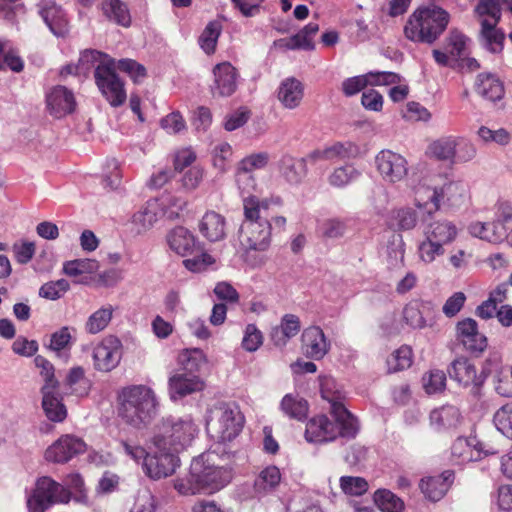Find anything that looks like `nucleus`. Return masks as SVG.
Returning a JSON list of instances; mask_svg holds the SVG:
<instances>
[{
	"label": "nucleus",
	"mask_w": 512,
	"mask_h": 512,
	"mask_svg": "<svg viewBox=\"0 0 512 512\" xmlns=\"http://www.w3.org/2000/svg\"><path fill=\"white\" fill-rule=\"evenodd\" d=\"M180 466L177 453L170 449H156L143 462L144 473L153 480L171 476Z\"/></svg>",
	"instance_id": "f3484780"
},
{
	"label": "nucleus",
	"mask_w": 512,
	"mask_h": 512,
	"mask_svg": "<svg viewBox=\"0 0 512 512\" xmlns=\"http://www.w3.org/2000/svg\"><path fill=\"white\" fill-rule=\"evenodd\" d=\"M304 97V85L295 77H288L281 81L277 89V99L281 105L289 110L300 106Z\"/></svg>",
	"instance_id": "cd10ccee"
},
{
	"label": "nucleus",
	"mask_w": 512,
	"mask_h": 512,
	"mask_svg": "<svg viewBox=\"0 0 512 512\" xmlns=\"http://www.w3.org/2000/svg\"><path fill=\"white\" fill-rule=\"evenodd\" d=\"M197 252H200V254L183 261L185 268L191 272L204 271L215 262V259L207 252L202 251L201 248Z\"/></svg>",
	"instance_id": "69168bd1"
},
{
	"label": "nucleus",
	"mask_w": 512,
	"mask_h": 512,
	"mask_svg": "<svg viewBox=\"0 0 512 512\" xmlns=\"http://www.w3.org/2000/svg\"><path fill=\"white\" fill-rule=\"evenodd\" d=\"M169 395L173 401L180 400L204 389V381L198 374L176 373L169 378Z\"/></svg>",
	"instance_id": "4be33fe9"
},
{
	"label": "nucleus",
	"mask_w": 512,
	"mask_h": 512,
	"mask_svg": "<svg viewBox=\"0 0 512 512\" xmlns=\"http://www.w3.org/2000/svg\"><path fill=\"white\" fill-rule=\"evenodd\" d=\"M280 173L290 184H300L307 175V164L304 158L283 156L280 161Z\"/></svg>",
	"instance_id": "58836bf2"
},
{
	"label": "nucleus",
	"mask_w": 512,
	"mask_h": 512,
	"mask_svg": "<svg viewBox=\"0 0 512 512\" xmlns=\"http://www.w3.org/2000/svg\"><path fill=\"white\" fill-rule=\"evenodd\" d=\"M244 416L237 404L217 402L207 410L206 430L217 442L235 439L243 429Z\"/></svg>",
	"instance_id": "0eeeda50"
},
{
	"label": "nucleus",
	"mask_w": 512,
	"mask_h": 512,
	"mask_svg": "<svg viewBox=\"0 0 512 512\" xmlns=\"http://www.w3.org/2000/svg\"><path fill=\"white\" fill-rule=\"evenodd\" d=\"M45 102L46 110L56 119L71 114L76 107L73 92L61 85L54 86L46 92Z\"/></svg>",
	"instance_id": "6ab92c4d"
},
{
	"label": "nucleus",
	"mask_w": 512,
	"mask_h": 512,
	"mask_svg": "<svg viewBox=\"0 0 512 512\" xmlns=\"http://www.w3.org/2000/svg\"><path fill=\"white\" fill-rule=\"evenodd\" d=\"M58 387H42V408L46 417L52 422H63L67 417L66 406L62 402Z\"/></svg>",
	"instance_id": "7c9ffc66"
},
{
	"label": "nucleus",
	"mask_w": 512,
	"mask_h": 512,
	"mask_svg": "<svg viewBox=\"0 0 512 512\" xmlns=\"http://www.w3.org/2000/svg\"><path fill=\"white\" fill-rule=\"evenodd\" d=\"M72 341L71 328L62 327L50 336L49 349L60 353L70 348Z\"/></svg>",
	"instance_id": "680f3d73"
},
{
	"label": "nucleus",
	"mask_w": 512,
	"mask_h": 512,
	"mask_svg": "<svg viewBox=\"0 0 512 512\" xmlns=\"http://www.w3.org/2000/svg\"><path fill=\"white\" fill-rule=\"evenodd\" d=\"M430 309L429 302L409 303L403 311L406 323L414 329H423L428 325L427 312Z\"/></svg>",
	"instance_id": "37998d69"
},
{
	"label": "nucleus",
	"mask_w": 512,
	"mask_h": 512,
	"mask_svg": "<svg viewBox=\"0 0 512 512\" xmlns=\"http://www.w3.org/2000/svg\"><path fill=\"white\" fill-rule=\"evenodd\" d=\"M181 370L178 373L198 374L205 365L206 358L200 349H191L183 351L178 357Z\"/></svg>",
	"instance_id": "a18cd8bd"
},
{
	"label": "nucleus",
	"mask_w": 512,
	"mask_h": 512,
	"mask_svg": "<svg viewBox=\"0 0 512 512\" xmlns=\"http://www.w3.org/2000/svg\"><path fill=\"white\" fill-rule=\"evenodd\" d=\"M453 481L454 473L446 470L440 475L423 478L420 489L429 500L439 501L447 493Z\"/></svg>",
	"instance_id": "c85d7f7f"
},
{
	"label": "nucleus",
	"mask_w": 512,
	"mask_h": 512,
	"mask_svg": "<svg viewBox=\"0 0 512 512\" xmlns=\"http://www.w3.org/2000/svg\"><path fill=\"white\" fill-rule=\"evenodd\" d=\"M512 224V207L501 205L492 222H473L469 225L468 231L473 237L490 243H500L503 240L508 241V227Z\"/></svg>",
	"instance_id": "f8f14e48"
},
{
	"label": "nucleus",
	"mask_w": 512,
	"mask_h": 512,
	"mask_svg": "<svg viewBox=\"0 0 512 512\" xmlns=\"http://www.w3.org/2000/svg\"><path fill=\"white\" fill-rule=\"evenodd\" d=\"M494 424L498 431L512 439V402L503 405L496 411Z\"/></svg>",
	"instance_id": "13d9d810"
},
{
	"label": "nucleus",
	"mask_w": 512,
	"mask_h": 512,
	"mask_svg": "<svg viewBox=\"0 0 512 512\" xmlns=\"http://www.w3.org/2000/svg\"><path fill=\"white\" fill-rule=\"evenodd\" d=\"M360 147L351 141L335 142L323 149L312 152L309 157L314 160L340 161L354 159L360 155Z\"/></svg>",
	"instance_id": "393cba45"
},
{
	"label": "nucleus",
	"mask_w": 512,
	"mask_h": 512,
	"mask_svg": "<svg viewBox=\"0 0 512 512\" xmlns=\"http://www.w3.org/2000/svg\"><path fill=\"white\" fill-rule=\"evenodd\" d=\"M456 338L471 353H482L488 346L487 337L479 331L477 322L472 318L457 323Z\"/></svg>",
	"instance_id": "aec40b11"
},
{
	"label": "nucleus",
	"mask_w": 512,
	"mask_h": 512,
	"mask_svg": "<svg viewBox=\"0 0 512 512\" xmlns=\"http://www.w3.org/2000/svg\"><path fill=\"white\" fill-rule=\"evenodd\" d=\"M157 500L149 491L144 490L138 493L135 504L130 512H155Z\"/></svg>",
	"instance_id": "774afa93"
},
{
	"label": "nucleus",
	"mask_w": 512,
	"mask_h": 512,
	"mask_svg": "<svg viewBox=\"0 0 512 512\" xmlns=\"http://www.w3.org/2000/svg\"><path fill=\"white\" fill-rule=\"evenodd\" d=\"M70 290V283L68 280L61 278L55 281H48L40 288L38 295L41 298L56 301L61 299Z\"/></svg>",
	"instance_id": "603ef678"
},
{
	"label": "nucleus",
	"mask_w": 512,
	"mask_h": 512,
	"mask_svg": "<svg viewBox=\"0 0 512 512\" xmlns=\"http://www.w3.org/2000/svg\"><path fill=\"white\" fill-rule=\"evenodd\" d=\"M269 162V154L266 152L254 153L243 158L238 168L252 173V171L264 168Z\"/></svg>",
	"instance_id": "338daca9"
},
{
	"label": "nucleus",
	"mask_w": 512,
	"mask_h": 512,
	"mask_svg": "<svg viewBox=\"0 0 512 512\" xmlns=\"http://www.w3.org/2000/svg\"><path fill=\"white\" fill-rule=\"evenodd\" d=\"M449 19L448 12L439 6H423L409 16L404 34L413 42L432 44L444 32Z\"/></svg>",
	"instance_id": "423d86ee"
},
{
	"label": "nucleus",
	"mask_w": 512,
	"mask_h": 512,
	"mask_svg": "<svg viewBox=\"0 0 512 512\" xmlns=\"http://www.w3.org/2000/svg\"><path fill=\"white\" fill-rule=\"evenodd\" d=\"M157 411V397L154 391L145 385L126 387L119 396V417L134 428L141 429L149 425Z\"/></svg>",
	"instance_id": "7ed1b4c3"
},
{
	"label": "nucleus",
	"mask_w": 512,
	"mask_h": 512,
	"mask_svg": "<svg viewBox=\"0 0 512 512\" xmlns=\"http://www.w3.org/2000/svg\"><path fill=\"white\" fill-rule=\"evenodd\" d=\"M386 253L391 267H398L403 263L405 249L403 238L400 234H393Z\"/></svg>",
	"instance_id": "052dcab7"
},
{
	"label": "nucleus",
	"mask_w": 512,
	"mask_h": 512,
	"mask_svg": "<svg viewBox=\"0 0 512 512\" xmlns=\"http://www.w3.org/2000/svg\"><path fill=\"white\" fill-rule=\"evenodd\" d=\"M169 248L180 256L191 255L200 250V243L195 235L183 226L170 230L166 236Z\"/></svg>",
	"instance_id": "a878e982"
},
{
	"label": "nucleus",
	"mask_w": 512,
	"mask_h": 512,
	"mask_svg": "<svg viewBox=\"0 0 512 512\" xmlns=\"http://www.w3.org/2000/svg\"><path fill=\"white\" fill-rule=\"evenodd\" d=\"M459 227L448 219L432 220L425 224L423 237L417 243V257L425 265H430L443 257L446 246L458 237Z\"/></svg>",
	"instance_id": "39448f33"
},
{
	"label": "nucleus",
	"mask_w": 512,
	"mask_h": 512,
	"mask_svg": "<svg viewBox=\"0 0 512 512\" xmlns=\"http://www.w3.org/2000/svg\"><path fill=\"white\" fill-rule=\"evenodd\" d=\"M214 85L212 92L218 96H230L236 90V69L228 62H223L213 69Z\"/></svg>",
	"instance_id": "bb28decb"
},
{
	"label": "nucleus",
	"mask_w": 512,
	"mask_h": 512,
	"mask_svg": "<svg viewBox=\"0 0 512 512\" xmlns=\"http://www.w3.org/2000/svg\"><path fill=\"white\" fill-rule=\"evenodd\" d=\"M469 39L461 32L451 31L446 39V50L453 59L465 56Z\"/></svg>",
	"instance_id": "4d7b16f0"
},
{
	"label": "nucleus",
	"mask_w": 512,
	"mask_h": 512,
	"mask_svg": "<svg viewBox=\"0 0 512 512\" xmlns=\"http://www.w3.org/2000/svg\"><path fill=\"white\" fill-rule=\"evenodd\" d=\"M457 144V136H442L427 146L426 155L431 159L454 164Z\"/></svg>",
	"instance_id": "473e14b6"
},
{
	"label": "nucleus",
	"mask_w": 512,
	"mask_h": 512,
	"mask_svg": "<svg viewBox=\"0 0 512 512\" xmlns=\"http://www.w3.org/2000/svg\"><path fill=\"white\" fill-rule=\"evenodd\" d=\"M94 76L99 90L110 105L118 107L126 101L124 83L115 72L113 59H106L100 67H97Z\"/></svg>",
	"instance_id": "4468645a"
},
{
	"label": "nucleus",
	"mask_w": 512,
	"mask_h": 512,
	"mask_svg": "<svg viewBox=\"0 0 512 512\" xmlns=\"http://www.w3.org/2000/svg\"><path fill=\"white\" fill-rule=\"evenodd\" d=\"M342 492L348 496H361L368 491L369 484L359 476H342L339 479Z\"/></svg>",
	"instance_id": "5fc2aeb1"
},
{
	"label": "nucleus",
	"mask_w": 512,
	"mask_h": 512,
	"mask_svg": "<svg viewBox=\"0 0 512 512\" xmlns=\"http://www.w3.org/2000/svg\"><path fill=\"white\" fill-rule=\"evenodd\" d=\"M302 341L306 355L315 360L322 359L329 350V342L320 327L313 326L305 329Z\"/></svg>",
	"instance_id": "2f4dec72"
},
{
	"label": "nucleus",
	"mask_w": 512,
	"mask_h": 512,
	"mask_svg": "<svg viewBox=\"0 0 512 512\" xmlns=\"http://www.w3.org/2000/svg\"><path fill=\"white\" fill-rule=\"evenodd\" d=\"M115 307L109 303L102 305L87 318L84 329L88 334L95 335L104 331L110 324Z\"/></svg>",
	"instance_id": "a19ab883"
},
{
	"label": "nucleus",
	"mask_w": 512,
	"mask_h": 512,
	"mask_svg": "<svg viewBox=\"0 0 512 512\" xmlns=\"http://www.w3.org/2000/svg\"><path fill=\"white\" fill-rule=\"evenodd\" d=\"M451 379L463 387H470L476 392L483 383V378L477 375L474 364L467 358L455 359L448 368Z\"/></svg>",
	"instance_id": "b1692460"
},
{
	"label": "nucleus",
	"mask_w": 512,
	"mask_h": 512,
	"mask_svg": "<svg viewBox=\"0 0 512 512\" xmlns=\"http://www.w3.org/2000/svg\"><path fill=\"white\" fill-rule=\"evenodd\" d=\"M197 433L198 426L191 415H169L156 424L152 444L155 449L179 453L191 445Z\"/></svg>",
	"instance_id": "20e7f679"
},
{
	"label": "nucleus",
	"mask_w": 512,
	"mask_h": 512,
	"mask_svg": "<svg viewBox=\"0 0 512 512\" xmlns=\"http://www.w3.org/2000/svg\"><path fill=\"white\" fill-rule=\"evenodd\" d=\"M467 188L461 181L449 180L441 187L419 188L415 192V205L432 214L440 209L441 203L451 207L460 206L466 199Z\"/></svg>",
	"instance_id": "6e6552de"
},
{
	"label": "nucleus",
	"mask_w": 512,
	"mask_h": 512,
	"mask_svg": "<svg viewBox=\"0 0 512 512\" xmlns=\"http://www.w3.org/2000/svg\"><path fill=\"white\" fill-rule=\"evenodd\" d=\"M99 269L98 261L94 259H74L65 261L62 266V273L68 277L74 278L76 284H86L84 275L93 274Z\"/></svg>",
	"instance_id": "e433bc0d"
},
{
	"label": "nucleus",
	"mask_w": 512,
	"mask_h": 512,
	"mask_svg": "<svg viewBox=\"0 0 512 512\" xmlns=\"http://www.w3.org/2000/svg\"><path fill=\"white\" fill-rule=\"evenodd\" d=\"M199 231L211 242L223 240L226 236L225 218L215 211H208L199 222Z\"/></svg>",
	"instance_id": "72a5a7b5"
},
{
	"label": "nucleus",
	"mask_w": 512,
	"mask_h": 512,
	"mask_svg": "<svg viewBox=\"0 0 512 512\" xmlns=\"http://www.w3.org/2000/svg\"><path fill=\"white\" fill-rule=\"evenodd\" d=\"M270 200L249 196L243 199L244 220L239 229L240 247L246 251H266L271 244V223L266 212Z\"/></svg>",
	"instance_id": "f03ea898"
},
{
	"label": "nucleus",
	"mask_w": 512,
	"mask_h": 512,
	"mask_svg": "<svg viewBox=\"0 0 512 512\" xmlns=\"http://www.w3.org/2000/svg\"><path fill=\"white\" fill-rule=\"evenodd\" d=\"M70 492L60 483L44 476L37 480L35 488L27 497L29 512H45L56 503H67Z\"/></svg>",
	"instance_id": "9d476101"
},
{
	"label": "nucleus",
	"mask_w": 512,
	"mask_h": 512,
	"mask_svg": "<svg viewBox=\"0 0 512 512\" xmlns=\"http://www.w3.org/2000/svg\"><path fill=\"white\" fill-rule=\"evenodd\" d=\"M496 392L504 397H512V366L502 367L496 375Z\"/></svg>",
	"instance_id": "0e129e2a"
},
{
	"label": "nucleus",
	"mask_w": 512,
	"mask_h": 512,
	"mask_svg": "<svg viewBox=\"0 0 512 512\" xmlns=\"http://www.w3.org/2000/svg\"><path fill=\"white\" fill-rule=\"evenodd\" d=\"M157 200L160 204V217L165 216L170 220L178 219L187 205L185 199L174 195H165Z\"/></svg>",
	"instance_id": "09e8293b"
},
{
	"label": "nucleus",
	"mask_w": 512,
	"mask_h": 512,
	"mask_svg": "<svg viewBox=\"0 0 512 512\" xmlns=\"http://www.w3.org/2000/svg\"><path fill=\"white\" fill-rule=\"evenodd\" d=\"M159 218V201L151 199L131 216L127 226L131 233L139 235L149 230Z\"/></svg>",
	"instance_id": "5701e85b"
},
{
	"label": "nucleus",
	"mask_w": 512,
	"mask_h": 512,
	"mask_svg": "<svg viewBox=\"0 0 512 512\" xmlns=\"http://www.w3.org/2000/svg\"><path fill=\"white\" fill-rule=\"evenodd\" d=\"M66 384L78 396H84L88 393L89 382L85 378L84 370L81 367H74L69 371Z\"/></svg>",
	"instance_id": "bf43d9fd"
},
{
	"label": "nucleus",
	"mask_w": 512,
	"mask_h": 512,
	"mask_svg": "<svg viewBox=\"0 0 512 512\" xmlns=\"http://www.w3.org/2000/svg\"><path fill=\"white\" fill-rule=\"evenodd\" d=\"M85 449L86 444L81 438L66 434L46 449L44 457L48 462L63 464L83 453Z\"/></svg>",
	"instance_id": "a211bd4d"
},
{
	"label": "nucleus",
	"mask_w": 512,
	"mask_h": 512,
	"mask_svg": "<svg viewBox=\"0 0 512 512\" xmlns=\"http://www.w3.org/2000/svg\"><path fill=\"white\" fill-rule=\"evenodd\" d=\"M38 13L55 36L63 37L68 33L66 13L54 0H41L38 3Z\"/></svg>",
	"instance_id": "412c9836"
},
{
	"label": "nucleus",
	"mask_w": 512,
	"mask_h": 512,
	"mask_svg": "<svg viewBox=\"0 0 512 512\" xmlns=\"http://www.w3.org/2000/svg\"><path fill=\"white\" fill-rule=\"evenodd\" d=\"M361 172L352 164L339 166L328 175L327 181L334 188H345L356 181Z\"/></svg>",
	"instance_id": "c03bdc74"
},
{
	"label": "nucleus",
	"mask_w": 512,
	"mask_h": 512,
	"mask_svg": "<svg viewBox=\"0 0 512 512\" xmlns=\"http://www.w3.org/2000/svg\"><path fill=\"white\" fill-rule=\"evenodd\" d=\"M122 352L123 345L118 337L114 335L105 336L93 349L95 369L102 372L113 370L120 363Z\"/></svg>",
	"instance_id": "dca6fc26"
},
{
	"label": "nucleus",
	"mask_w": 512,
	"mask_h": 512,
	"mask_svg": "<svg viewBox=\"0 0 512 512\" xmlns=\"http://www.w3.org/2000/svg\"><path fill=\"white\" fill-rule=\"evenodd\" d=\"M221 31L222 25L219 21H210L199 36L198 44L207 55L215 52Z\"/></svg>",
	"instance_id": "de8ad7c7"
},
{
	"label": "nucleus",
	"mask_w": 512,
	"mask_h": 512,
	"mask_svg": "<svg viewBox=\"0 0 512 512\" xmlns=\"http://www.w3.org/2000/svg\"><path fill=\"white\" fill-rule=\"evenodd\" d=\"M102 10L105 16L123 27H129L131 16L129 10L121 0H106L102 4Z\"/></svg>",
	"instance_id": "49530a36"
},
{
	"label": "nucleus",
	"mask_w": 512,
	"mask_h": 512,
	"mask_svg": "<svg viewBox=\"0 0 512 512\" xmlns=\"http://www.w3.org/2000/svg\"><path fill=\"white\" fill-rule=\"evenodd\" d=\"M461 421V412L453 405H444L432 410L430 413V424L438 431L455 428Z\"/></svg>",
	"instance_id": "c9c22d12"
},
{
	"label": "nucleus",
	"mask_w": 512,
	"mask_h": 512,
	"mask_svg": "<svg viewBox=\"0 0 512 512\" xmlns=\"http://www.w3.org/2000/svg\"><path fill=\"white\" fill-rule=\"evenodd\" d=\"M335 423L332 422L327 416L325 415H318L313 418H311L307 425L305 430V438L308 442L311 443H323V442H329L336 439L338 436L351 439L354 438L358 431H359V425L358 421L356 420V430L352 435H348L344 433V428L347 427L346 421H340L339 419H335Z\"/></svg>",
	"instance_id": "ddd939ff"
},
{
	"label": "nucleus",
	"mask_w": 512,
	"mask_h": 512,
	"mask_svg": "<svg viewBox=\"0 0 512 512\" xmlns=\"http://www.w3.org/2000/svg\"><path fill=\"white\" fill-rule=\"evenodd\" d=\"M413 362L412 349L403 345L387 359L388 372L394 373L409 368Z\"/></svg>",
	"instance_id": "3c124183"
},
{
	"label": "nucleus",
	"mask_w": 512,
	"mask_h": 512,
	"mask_svg": "<svg viewBox=\"0 0 512 512\" xmlns=\"http://www.w3.org/2000/svg\"><path fill=\"white\" fill-rule=\"evenodd\" d=\"M481 455V444L476 437H459L451 446V457L456 464L477 461Z\"/></svg>",
	"instance_id": "c756f323"
},
{
	"label": "nucleus",
	"mask_w": 512,
	"mask_h": 512,
	"mask_svg": "<svg viewBox=\"0 0 512 512\" xmlns=\"http://www.w3.org/2000/svg\"><path fill=\"white\" fill-rule=\"evenodd\" d=\"M500 4L512 12V0H479L475 8L481 18L482 43L492 53H498L503 48L504 34L496 27L501 17Z\"/></svg>",
	"instance_id": "1a4fd4ad"
},
{
	"label": "nucleus",
	"mask_w": 512,
	"mask_h": 512,
	"mask_svg": "<svg viewBox=\"0 0 512 512\" xmlns=\"http://www.w3.org/2000/svg\"><path fill=\"white\" fill-rule=\"evenodd\" d=\"M281 411L289 418L303 421L308 415V402L299 395L286 394L281 403Z\"/></svg>",
	"instance_id": "79ce46f5"
},
{
	"label": "nucleus",
	"mask_w": 512,
	"mask_h": 512,
	"mask_svg": "<svg viewBox=\"0 0 512 512\" xmlns=\"http://www.w3.org/2000/svg\"><path fill=\"white\" fill-rule=\"evenodd\" d=\"M475 86L477 93L490 101L499 100L504 94L503 83L490 73L479 74Z\"/></svg>",
	"instance_id": "ea45409f"
},
{
	"label": "nucleus",
	"mask_w": 512,
	"mask_h": 512,
	"mask_svg": "<svg viewBox=\"0 0 512 512\" xmlns=\"http://www.w3.org/2000/svg\"><path fill=\"white\" fill-rule=\"evenodd\" d=\"M374 502L382 512H402L404 509V502L386 489L374 493Z\"/></svg>",
	"instance_id": "8fccbe9b"
},
{
	"label": "nucleus",
	"mask_w": 512,
	"mask_h": 512,
	"mask_svg": "<svg viewBox=\"0 0 512 512\" xmlns=\"http://www.w3.org/2000/svg\"><path fill=\"white\" fill-rule=\"evenodd\" d=\"M301 329L300 319L294 314H285L280 324L272 328L271 340L277 347H284Z\"/></svg>",
	"instance_id": "f704fd0d"
},
{
	"label": "nucleus",
	"mask_w": 512,
	"mask_h": 512,
	"mask_svg": "<svg viewBox=\"0 0 512 512\" xmlns=\"http://www.w3.org/2000/svg\"><path fill=\"white\" fill-rule=\"evenodd\" d=\"M375 164L385 182L395 184L403 181L408 175V161L392 150H381L375 157Z\"/></svg>",
	"instance_id": "2eb2a0df"
},
{
	"label": "nucleus",
	"mask_w": 512,
	"mask_h": 512,
	"mask_svg": "<svg viewBox=\"0 0 512 512\" xmlns=\"http://www.w3.org/2000/svg\"><path fill=\"white\" fill-rule=\"evenodd\" d=\"M231 466L222 464L215 452L195 457L185 477L174 480L175 490L183 496L211 495L226 487L233 479Z\"/></svg>",
	"instance_id": "f257e3e1"
},
{
	"label": "nucleus",
	"mask_w": 512,
	"mask_h": 512,
	"mask_svg": "<svg viewBox=\"0 0 512 512\" xmlns=\"http://www.w3.org/2000/svg\"><path fill=\"white\" fill-rule=\"evenodd\" d=\"M106 59H112L109 55L101 53L97 50H85L81 53L76 65V69H81L83 75H86L92 68L100 67Z\"/></svg>",
	"instance_id": "6e6d98bb"
},
{
	"label": "nucleus",
	"mask_w": 512,
	"mask_h": 512,
	"mask_svg": "<svg viewBox=\"0 0 512 512\" xmlns=\"http://www.w3.org/2000/svg\"><path fill=\"white\" fill-rule=\"evenodd\" d=\"M422 386L429 395L441 393L446 387V374L439 369H431L422 376Z\"/></svg>",
	"instance_id": "864d4df0"
},
{
	"label": "nucleus",
	"mask_w": 512,
	"mask_h": 512,
	"mask_svg": "<svg viewBox=\"0 0 512 512\" xmlns=\"http://www.w3.org/2000/svg\"><path fill=\"white\" fill-rule=\"evenodd\" d=\"M282 474L275 465L264 467L254 480V491L258 495H267L280 485Z\"/></svg>",
	"instance_id": "4c0bfd02"
},
{
	"label": "nucleus",
	"mask_w": 512,
	"mask_h": 512,
	"mask_svg": "<svg viewBox=\"0 0 512 512\" xmlns=\"http://www.w3.org/2000/svg\"><path fill=\"white\" fill-rule=\"evenodd\" d=\"M263 344L262 332L254 324L245 327L242 339V347L248 352H255Z\"/></svg>",
	"instance_id": "e2e57ef3"
},
{
	"label": "nucleus",
	"mask_w": 512,
	"mask_h": 512,
	"mask_svg": "<svg viewBox=\"0 0 512 512\" xmlns=\"http://www.w3.org/2000/svg\"><path fill=\"white\" fill-rule=\"evenodd\" d=\"M320 392L324 400L330 403V412L335 419L346 421L345 434L352 435L356 430V418L344 406L345 391L331 376L320 377Z\"/></svg>",
	"instance_id": "9b49d317"
}]
</instances>
